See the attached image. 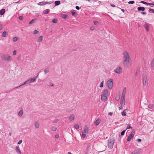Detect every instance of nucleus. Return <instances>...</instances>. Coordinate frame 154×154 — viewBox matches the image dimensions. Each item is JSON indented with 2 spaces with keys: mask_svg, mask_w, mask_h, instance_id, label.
<instances>
[{
  "mask_svg": "<svg viewBox=\"0 0 154 154\" xmlns=\"http://www.w3.org/2000/svg\"><path fill=\"white\" fill-rule=\"evenodd\" d=\"M1 57L2 60L10 62L12 59L11 57L9 54H2Z\"/></svg>",
  "mask_w": 154,
  "mask_h": 154,
  "instance_id": "obj_1",
  "label": "nucleus"
},
{
  "mask_svg": "<svg viewBox=\"0 0 154 154\" xmlns=\"http://www.w3.org/2000/svg\"><path fill=\"white\" fill-rule=\"evenodd\" d=\"M115 140L113 136L111 137L108 141V148L110 149L112 148L113 146Z\"/></svg>",
  "mask_w": 154,
  "mask_h": 154,
  "instance_id": "obj_2",
  "label": "nucleus"
},
{
  "mask_svg": "<svg viewBox=\"0 0 154 154\" xmlns=\"http://www.w3.org/2000/svg\"><path fill=\"white\" fill-rule=\"evenodd\" d=\"M124 60L131 59L129 53L127 51H124L122 53Z\"/></svg>",
  "mask_w": 154,
  "mask_h": 154,
  "instance_id": "obj_3",
  "label": "nucleus"
},
{
  "mask_svg": "<svg viewBox=\"0 0 154 154\" xmlns=\"http://www.w3.org/2000/svg\"><path fill=\"white\" fill-rule=\"evenodd\" d=\"M131 59L123 61V65L126 68H129L131 65Z\"/></svg>",
  "mask_w": 154,
  "mask_h": 154,
  "instance_id": "obj_4",
  "label": "nucleus"
},
{
  "mask_svg": "<svg viewBox=\"0 0 154 154\" xmlns=\"http://www.w3.org/2000/svg\"><path fill=\"white\" fill-rule=\"evenodd\" d=\"M113 79H110L108 80L106 82V85L110 89H111L112 88L113 86Z\"/></svg>",
  "mask_w": 154,
  "mask_h": 154,
  "instance_id": "obj_5",
  "label": "nucleus"
},
{
  "mask_svg": "<svg viewBox=\"0 0 154 154\" xmlns=\"http://www.w3.org/2000/svg\"><path fill=\"white\" fill-rule=\"evenodd\" d=\"M38 76V75L37 76H35L33 78L29 79L27 80L26 81L27 82V85H29L31 83L34 82L35 81L36 79H37Z\"/></svg>",
  "mask_w": 154,
  "mask_h": 154,
  "instance_id": "obj_6",
  "label": "nucleus"
},
{
  "mask_svg": "<svg viewBox=\"0 0 154 154\" xmlns=\"http://www.w3.org/2000/svg\"><path fill=\"white\" fill-rule=\"evenodd\" d=\"M88 129L87 127H85L84 128V130L82 133V137L85 138L86 136V134L88 133Z\"/></svg>",
  "mask_w": 154,
  "mask_h": 154,
  "instance_id": "obj_7",
  "label": "nucleus"
},
{
  "mask_svg": "<svg viewBox=\"0 0 154 154\" xmlns=\"http://www.w3.org/2000/svg\"><path fill=\"white\" fill-rule=\"evenodd\" d=\"M115 72L118 74H121L122 72V70L120 66H117L114 70Z\"/></svg>",
  "mask_w": 154,
  "mask_h": 154,
  "instance_id": "obj_8",
  "label": "nucleus"
},
{
  "mask_svg": "<svg viewBox=\"0 0 154 154\" xmlns=\"http://www.w3.org/2000/svg\"><path fill=\"white\" fill-rule=\"evenodd\" d=\"M134 135V132H132L129 135L127 138V141H129L132 138Z\"/></svg>",
  "mask_w": 154,
  "mask_h": 154,
  "instance_id": "obj_9",
  "label": "nucleus"
},
{
  "mask_svg": "<svg viewBox=\"0 0 154 154\" xmlns=\"http://www.w3.org/2000/svg\"><path fill=\"white\" fill-rule=\"evenodd\" d=\"M143 85L145 86L146 84L147 77L146 75H143Z\"/></svg>",
  "mask_w": 154,
  "mask_h": 154,
  "instance_id": "obj_10",
  "label": "nucleus"
},
{
  "mask_svg": "<svg viewBox=\"0 0 154 154\" xmlns=\"http://www.w3.org/2000/svg\"><path fill=\"white\" fill-rule=\"evenodd\" d=\"M101 100L105 102L107 100V96L101 95Z\"/></svg>",
  "mask_w": 154,
  "mask_h": 154,
  "instance_id": "obj_11",
  "label": "nucleus"
},
{
  "mask_svg": "<svg viewBox=\"0 0 154 154\" xmlns=\"http://www.w3.org/2000/svg\"><path fill=\"white\" fill-rule=\"evenodd\" d=\"M126 92V88H124L123 89L122 93V98H125V94Z\"/></svg>",
  "mask_w": 154,
  "mask_h": 154,
  "instance_id": "obj_12",
  "label": "nucleus"
},
{
  "mask_svg": "<svg viewBox=\"0 0 154 154\" xmlns=\"http://www.w3.org/2000/svg\"><path fill=\"white\" fill-rule=\"evenodd\" d=\"M125 103V98H121L120 104L122 106H124Z\"/></svg>",
  "mask_w": 154,
  "mask_h": 154,
  "instance_id": "obj_13",
  "label": "nucleus"
},
{
  "mask_svg": "<svg viewBox=\"0 0 154 154\" xmlns=\"http://www.w3.org/2000/svg\"><path fill=\"white\" fill-rule=\"evenodd\" d=\"M148 24V23H145L144 25V27L147 32H148L149 31Z\"/></svg>",
  "mask_w": 154,
  "mask_h": 154,
  "instance_id": "obj_14",
  "label": "nucleus"
},
{
  "mask_svg": "<svg viewBox=\"0 0 154 154\" xmlns=\"http://www.w3.org/2000/svg\"><path fill=\"white\" fill-rule=\"evenodd\" d=\"M100 119H97L94 122V123L95 125L96 126L98 125L100 123Z\"/></svg>",
  "mask_w": 154,
  "mask_h": 154,
  "instance_id": "obj_15",
  "label": "nucleus"
},
{
  "mask_svg": "<svg viewBox=\"0 0 154 154\" xmlns=\"http://www.w3.org/2000/svg\"><path fill=\"white\" fill-rule=\"evenodd\" d=\"M108 94V91L106 89L104 91L102 95L107 96Z\"/></svg>",
  "mask_w": 154,
  "mask_h": 154,
  "instance_id": "obj_16",
  "label": "nucleus"
},
{
  "mask_svg": "<svg viewBox=\"0 0 154 154\" xmlns=\"http://www.w3.org/2000/svg\"><path fill=\"white\" fill-rule=\"evenodd\" d=\"M145 8L142 7H139L137 8V10L139 11H144L145 10Z\"/></svg>",
  "mask_w": 154,
  "mask_h": 154,
  "instance_id": "obj_17",
  "label": "nucleus"
},
{
  "mask_svg": "<svg viewBox=\"0 0 154 154\" xmlns=\"http://www.w3.org/2000/svg\"><path fill=\"white\" fill-rule=\"evenodd\" d=\"M43 38V37L42 36H39L38 38V42H41Z\"/></svg>",
  "mask_w": 154,
  "mask_h": 154,
  "instance_id": "obj_18",
  "label": "nucleus"
},
{
  "mask_svg": "<svg viewBox=\"0 0 154 154\" xmlns=\"http://www.w3.org/2000/svg\"><path fill=\"white\" fill-rule=\"evenodd\" d=\"M7 35V32L6 31H5L3 32L2 34V36L3 37H5Z\"/></svg>",
  "mask_w": 154,
  "mask_h": 154,
  "instance_id": "obj_19",
  "label": "nucleus"
},
{
  "mask_svg": "<svg viewBox=\"0 0 154 154\" xmlns=\"http://www.w3.org/2000/svg\"><path fill=\"white\" fill-rule=\"evenodd\" d=\"M5 12V10L4 9H2L0 11V14L1 15H3Z\"/></svg>",
  "mask_w": 154,
  "mask_h": 154,
  "instance_id": "obj_20",
  "label": "nucleus"
},
{
  "mask_svg": "<svg viewBox=\"0 0 154 154\" xmlns=\"http://www.w3.org/2000/svg\"><path fill=\"white\" fill-rule=\"evenodd\" d=\"M44 72L45 74L48 72H49V67H48L45 69L44 70Z\"/></svg>",
  "mask_w": 154,
  "mask_h": 154,
  "instance_id": "obj_21",
  "label": "nucleus"
},
{
  "mask_svg": "<svg viewBox=\"0 0 154 154\" xmlns=\"http://www.w3.org/2000/svg\"><path fill=\"white\" fill-rule=\"evenodd\" d=\"M35 127L36 128H38L39 127V125L38 122H35Z\"/></svg>",
  "mask_w": 154,
  "mask_h": 154,
  "instance_id": "obj_22",
  "label": "nucleus"
},
{
  "mask_svg": "<svg viewBox=\"0 0 154 154\" xmlns=\"http://www.w3.org/2000/svg\"><path fill=\"white\" fill-rule=\"evenodd\" d=\"M36 20V19H32L31 21H30L29 23V24H32L33 23H35V22Z\"/></svg>",
  "mask_w": 154,
  "mask_h": 154,
  "instance_id": "obj_23",
  "label": "nucleus"
},
{
  "mask_svg": "<svg viewBox=\"0 0 154 154\" xmlns=\"http://www.w3.org/2000/svg\"><path fill=\"white\" fill-rule=\"evenodd\" d=\"M23 114V112L22 110H20L18 114L20 116H21Z\"/></svg>",
  "mask_w": 154,
  "mask_h": 154,
  "instance_id": "obj_24",
  "label": "nucleus"
},
{
  "mask_svg": "<svg viewBox=\"0 0 154 154\" xmlns=\"http://www.w3.org/2000/svg\"><path fill=\"white\" fill-rule=\"evenodd\" d=\"M26 84H27V82L26 81L24 82L23 84H21V85H20L18 87H16L15 88H19V87H21V86H23V85H25Z\"/></svg>",
  "mask_w": 154,
  "mask_h": 154,
  "instance_id": "obj_25",
  "label": "nucleus"
},
{
  "mask_svg": "<svg viewBox=\"0 0 154 154\" xmlns=\"http://www.w3.org/2000/svg\"><path fill=\"white\" fill-rule=\"evenodd\" d=\"M61 17L64 19H66L67 17V15L66 14H62L61 15Z\"/></svg>",
  "mask_w": 154,
  "mask_h": 154,
  "instance_id": "obj_26",
  "label": "nucleus"
},
{
  "mask_svg": "<svg viewBox=\"0 0 154 154\" xmlns=\"http://www.w3.org/2000/svg\"><path fill=\"white\" fill-rule=\"evenodd\" d=\"M127 110L125 109L122 112V114L123 116H124L126 115V111Z\"/></svg>",
  "mask_w": 154,
  "mask_h": 154,
  "instance_id": "obj_27",
  "label": "nucleus"
},
{
  "mask_svg": "<svg viewBox=\"0 0 154 154\" xmlns=\"http://www.w3.org/2000/svg\"><path fill=\"white\" fill-rule=\"evenodd\" d=\"M151 66L152 68L154 69V58H153L152 61Z\"/></svg>",
  "mask_w": 154,
  "mask_h": 154,
  "instance_id": "obj_28",
  "label": "nucleus"
},
{
  "mask_svg": "<svg viewBox=\"0 0 154 154\" xmlns=\"http://www.w3.org/2000/svg\"><path fill=\"white\" fill-rule=\"evenodd\" d=\"M16 151L17 153H19L20 154H21V152L18 147H17L16 148Z\"/></svg>",
  "mask_w": 154,
  "mask_h": 154,
  "instance_id": "obj_29",
  "label": "nucleus"
},
{
  "mask_svg": "<svg viewBox=\"0 0 154 154\" xmlns=\"http://www.w3.org/2000/svg\"><path fill=\"white\" fill-rule=\"evenodd\" d=\"M60 4V1H56L55 2V5H58Z\"/></svg>",
  "mask_w": 154,
  "mask_h": 154,
  "instance_id": "obj_30",
  "label": "nucleus"
},
{
  "mask_svg": "<svg viewBox=\"0 0 154 154\" xmlns=\"http://www.w3.org/2000/svg\"><path fill=\"white\" fill-rule=\"evenodd\" d=\"M74 119V116L73 115H72L69 118V119L71 120H73Z\"/></svg>",
  "mask_w": 154,
  "mask_h": 154,
  "instance_id": "obj_31",
  "label": "nucleus"
},
{
  "mask_svg": "<svg viewBox=\"0 0 154 154\" xmlns=\"http://www.w3.org/2000/svg\"><path fill=\"white\" fill-rule=\"evenodd\" d=\"M154 105L153 104H149L148 105V107L151 109H154Z\"/></svg>",
  "mask_w": 154,
  "mask_h": 154,
  "instance_id": "obj_32",
  "label": "nucleus"
},
{
  "mask_svg": "<svg viewBox=\"0 0 154 154\" xmlns=\"http://www.w3.org/2000/svg\"><path fill=\"white\" fill-rule=\"evenodd\" d=\"M74 127L75 129H78L79 128V126L78 124H75L74 125Z\"/></svg>",
  "mask_w": 154,
  "mask_h": 154,
  "instance_id": "obj_33",
  "label": "nucleus"
},
{
  "mask_svg": "<svg viewBox=\"0 0 154 154\" xmlns=\"http://www.w3.org/2000/svg\"><path fill=\"white\" fill-rule=\"evenodd\" d=\"M44 3H45V2H42L38 3V5H45V4Z\"/></svg>",
  "mask_w": 154,
  "mask_h": 154,
  "instance_id": "obj_34",
  "label": "nucleus"
},
{
  "mask_svg": "<svg viewBox=\"0 0 154 154\" xmlns=\"http://www.w3.org/2000/svg\"><path fill=\"white\" fill-rule=\"evenodd\" d=\"M57 20L56 19H54L52 20V22L53 23H56L57 22Z\"/></svg>",
  "mask_w": 154,
  "mask_h": 154,
  "instance_id": "obj_35",
  "label": "nucleus"
},
{
  "mask_svg": "<svg viewBox=\"0 0 154 154\" xmlns=\"http://www.w3.org/2000/svg\"><path fill=\"white\" fill-rule=\"evenodd\" d=\"M51 129L53 131H55L57 130V128L53 126L52 127Z\"/></svg>",
  "mask_w": 154,
  "mask_h": 154,
  "instance_id": "obj_36",
  "label": "nucleus"
},
{
  "mask_svg": "<svg viewBox=\"0 0 154 154\" xmlns=\"http://www.w3.org/2000/svg\"><path fill=\"white\" fill-rule=\"evenodd\" d=\"M140 2L141 3L146 4L147 5H148V4H149V3L146 2L144 1H141Z\"/></svg>",
  "mask_w": 154,
  "mask_h": 154,
  "instance_id": "obj_37",
  "label": "nucleus"
},
{
  "mask_svg": "<svg viewBox=\"0 0 154 154\" xmlns=\"http://www.w3.org/2000/svg\"><path fill=\"white\" fill-rule=\"evenodd\" d=\"M13 41L14 42H16L17 41V37H14L13 38Z\"/></svg>",
  "mask_w": 154,
  "mask_h": 154,
  "instance_id": "obj_38",
  "label": "nucleus"
},
{
  "mask_svg": "<svg viewBox=\"0 0 154 154\" xmlns=\"http://www.w3.org/2000/svg\"><path fill=\"white\" fill-rule=\"evenodd\" d=\"M103 83H104V81H102L101 82V83L100 84V88H102L103 87Z\"/></svg>",
  "mask_w": 154,
  "mask_h": 154,
  "instance_id": "obj_39",
  "label": "nucleus"
},
{
  "mask_svg": "<svg viewBox=\"0 0 154 154\" xmlns=\"http://www.w3.org/2000/svg\"><path fill=\"white\" fill-rule=\"evenodd\" d=\"M52 2L51 1V2H45V3H44L45 4H51L52 3Z\"/></svg>",
  "mask_w": 154,
  "mask_h": 154,
  "instance_id": "obj_40",
  "label": "nucleus"
},
{
  "mask_svg": "<svg viewBox=\"0 0 154 154\" xmlns=\"http://www.w3.org/2000/svg\"><path fill=\"white\" fill-rule=\"evenodd\" d=\"M149 11L150 13H154V10L153 9H150Z\"/></svg>",
  "mask_w": 154,
  "mask_h": 154,
  "instance_id": "obj_41",
  "label": "nucleus"
},
{
  "mask_svg": "<svg viewBox=\"0 0 154 154\" xmlns=\"http://www.w3.org/2000/svg\"><path fill=\"white\" fill-rule=\"evenodd\" d=\"M38 32L37 30H35L33 32V34L34 35L38 33Z\"/></svg>",
  "mask_w": 154,
  "mask_h": 154,
  "instance_id": "obj_42",
  "label": "nucleus"
},
{
  "mask_svg": "<svg viewBox=\"0 0 154 154\" xmlns=\"http://www.w3.org/2000/svg\"><path fill=\"white\" fill-rule=\"evenodd\" d=\"M126 131V130H124L121 133V135L122 136L124 135L125 133V131Z\"/></svg>",
  "mask_w": 154,
  "mask_h": 154,
  "instance_id": "obj_43",
  "label": "nucleus"
},
{
  "mask_svg": "<svg viewBox=\"0 0 154 154\" xmlns=\"http://www.w3.org/2000/svg\"><path fill=\"white\" fill-rule=\"evenodd\" d=\"M71 14L72 16H75V15L76 14V13L75 12L72 11L71 12Z\"/></svg>",
  "mask_w": 154,
  "mask_h": 154,
  "instance_id": "obj_44",
  "label": "nucleus"
},
{
  "mask_svg": "<svg viewBox=\"0 0 154 154\" xmlns=\"http://www.w3.org/2000/svg\"><path fill=\"white\" fill-rule=\"evenodd\" d=\"M134 3V1H130L128 2V3L130 4H133Z\"/></svg>",
  "mask_w": 154,
  "mask_h": 154,
  "instance_id": "obj_45",
  "label": "nucleus"
},
{
  "mask_svg": "<svg viewBox=\"0 0 154 154\" xmlns=\"http://www.w3.org/2000/svg\"><path fill=\"white\" fill-rule=\"evenodd\" d=\"M59 121V119H56L54 120L53 122L54 123H56L58 122Z\"/></svg>",
  "mask_w": 154,
  "mask_h": 154,
  "instance_id": "obj_46",
  "label": "nucleus"
},
{
  "mask_svg": "<svg viewBox=\"0 0 154 154\" xmlns=\"http://www.w3.org/2000/svg\"><path fill=\"white\" fill-rule=\"evenodd\" d=\"M132 128L131 127L130 125H128L127 126V128L126 129V130L127 129H130V128Z\"/></svg>",
  "mask_w": 154,
  "mask_h": 154,
  "instance_id": "obj_47",
  "label": "nucleus"
},
{
  "mask_svg": "<svg viewBox=\"0 0 154 154\" xmlns=\"http://www.w3.org/2000/svg\"><path fill=\"white\" fill-rule=\"evenodd\" d=\"M16 53H17L16 51V50L14 51L13 52V55H15L16 54Z\"/></svg>",
  "mask_w": 154,
  "mask_h": 154,
  "instance_id": "obj_48",
  "label": "nucleus"
},
{
  "mask_svg": "<svg viewBox=\"0 0 154 154\" xmlns=\"http://www.w3.org/2000/svg\"><path fill=\"white\" fill-rule=\"evenodd\" d=\"M119 97L118 96H116L115 97V99L116 100L118 101L119 100Z\"/></svg>",
  "mask_w": 154,
  "mask_h": 154,
  "instance_id": "obj_49",
  "label": "nucleus"
},
{
  "mask_svg": "<svg viewBox=\"0 0 154 154\" xmlns=\"http://www.w3.org/2000/svg\"><path fill=\"white\" fill-rule=\"evenodd\" d=\"M99 24V22L98 21L94 22V24L95 25H97Z\"/></svg>",
  "mask_w": 154,
  "mask_h": 154,
  "instance_id": "obj_50",
  "label": "nucleus"
},
{
  "mask_svg": "<svg viewBox=\"0 0 154 154\" xmlns=\"http://www.w3.org/2000/svg\"><path fill=\"white\" fill-rule=\"evenodd\" d=\"M19 19L20 20H22L23 19V17L22 16H20L19 17Z\"/></svg>",
  "mask_w": 154,
  "mask_h": 154,
  "instance_id": "obj_51",
  "label": "nucleus"
},
{
  "mask_svg": "<svg viewBox=\"0 0 154 154\" xmlns=\"http://www.w3.org/2000/svg\"><path fill=\"white\" fill-rule=\"evenodd\" d=\"M22 142V140H19L18 141V142L17 143L18 144H20Z\"/></svg>",
  "mask_w": 154,
  "mask_h": 154,
  "instance_id": "obj_52",
  "label": "nucleus"
},
{
  "mask_svg": "<svg viewBox=\"0 0 154 154\" xmlns=\"http://www.w3.org/2000/svg\"><path fill=\"white\" fill-rule=\"evenodd\" d=\"M90 29L91 30H93L94 29V26L91 27L90 28Z\"/></svg>",
  "mask_w": 154,
  "mask_h": 154,
  "instance_id": "obj_53",
  "label": "nucleus"
},
{
  "mask_svg": "<svg viewBox=\"0 0 154 154\" xmlns=\"http://www.w3.org/2000/svg\"><path fill=\"white\" fill-rule=\"evenodd\" d=\"M75 8L77 10H79L80 9V7L78 6H76L75 7Z\"/></svg>",
  "mask_w": 154,
  "mask_h": 154,
  "instance_id": "obj_54",
  "label": "nucleus"
},
{
  "mask_svg": "<svg viewBox=\"0 0 154 154\" xmlns=\"http://www.w3.org/2000/svg\"><path fill=\"white\" fill-rule=\"evenodd\" d=\"M55 137L56 138H58L59 137V135L57 134H56L55 135Z\"/></svg>",
  "mask_w": 154,
  "mask_h": 154,
  "instance_id": "obj_55",
  "label": "nucleus"
},
{
  "mask_svg": "<svg viewBox=\"0 0 154 154\" xmlns=\"http://www.w3.org/2000/svg\"><path fill=\"white\" fill-rule=\"evenodd\" d=\"M20 55H19L17 58V60H20Z\"/></svg>",
  "mask_w": 154,
  "mask_h": 154,
  "instance_id": "obj_56",
  "label": "nucleus"
},
{
  "mask_svg": "<svg viewBox=\"0 0 154 154\" xmlns=\"http://www.w3.org/2000/svg\"><path fill=\"white\" fill-rule=\"evenodd\" d=\"M2 25L1 24H0V30H1L2 29Z\"/></svg>",
  "mask_w": 154,
  "mask_h": 154,
  "instance_id": "obj_57",
  "label": "nucleus"
},
{
  "mask_svg": "<svg viewBox=\"0 0 154 154\" xmlns=\"http://www.w3.org/2000/svg\"><path fill=\"white\" fill-rule=\"evenodd\" d=\"M48 12H49V11L48 10L46 11H45L44 12V14H47L48 13Z\"/></svg>",
  "mask_w": 154,
  "mask_h": 154,
  "instance_id": "obj_58",
  "label": "nucleus"
},
{
  "mask_svg": "<svg viewBox=\"0 0 154 154\" xmlns=\"http://www.w3.org/2000/svg\"><path fill=\"white\" fill-rule=\"evenodd\" d=\"M141 13L143 15H146V12H141Z\"/></svg>",
  "mask_w": 154,
  "mask_h": 154,
  "instance_id": "obj_59",
  "label": "nucleus"
},
{
  "mask_svg": "<svg viewBox=\"0 0 154 154\" xmlns=\"http://www.w3.org/2000/svg\"><path fill=\"white\" fill-rule=\"evenodd\" d=\"M137 141L138 142H140L141 141V139H137Z\"/></svg>",
  "mask_w": 154,
  "mask_h": 154,
  "instance_id": "obj_60",
  "label": "nucleus"
},
{
  "mask_svg": "<svg viewBox=\"0 0 154 154\" xmlns=\"http://www.w3.org/2000/svg\"><path fill=\"white\" fill-rule=\"evenodd\" d=\"M138 74V73L137 72H136L135 73V76H137Z\"/></svg>",
  "mask_w": 154,
  "mask_h": 154,
  "instance_id": "obj_61",
  "label": "nucleus"
},
{
  "mask_svg": "<svg viewBox=\"0 0 154 154\" xmlns=\"http://www.w3.org/2000/svg\"><path fill=\"white\" fill-rule=\"evenodd\" d=\"M110 5L113 7H115V5L114 4H110Z\"/></svg>",
  "mask_w": 154,
  "mask_h": 154,
  "instance_id": "obj_62",
  "label": "nucleus"
},
{
  "mask_svg": "<svg viewBox=\"0 0 154 154\" xmlns=\"http://www.w3.org/2000/svg\"><path fill=\"white\" fill-rule=\"evenodd\" d=\"M121 11H122L123 13L124 12H125V10H124V9H121Z\"/></svg>",
  "mask_w": 154,
  "mask_h": 154,
  "instance_id": "obj_63",
  "label": "nucleus"
},
{
  "mask_svg": "<svg viewBox=\"0 0 154 154\" xmlns=\"http://www.w3.org/2000/svg\"><path fill=\"white\" fill-rule=\"evenodd\" d=\"M149 4H148L149 5H150V4H151L152 5H154V2L152 3H149Z\"/></svg>",
  "mask_w": 154,
  "mask_h": 154,
  "instance_id": "obj_64",
  "label": "nucleus"
}]
</instances>
